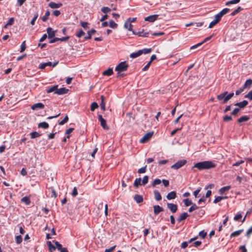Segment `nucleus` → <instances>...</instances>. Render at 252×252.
<instances>
[{
	"label": "nucleus",
	"instance_id": "f257e3e1",
	"mask_svg": "<svg viewBox=\"0 0 252 252\" xmlns=\"http://www.w3.org/2000/svg\"><path fill=\"white\" fill-rule=\"evenodd\" d=\"M216 167V164L211 161H204L195 163L192 167L197 168L198 170L209 169Z\"/></svg>",
	"mask_w": 252,
	"mask_h": 252
},
{
	"label": "nucleus",
	"instance_id": "f03ea898",
	"mask_svg": "<svg viewBox=\"0 0 252 252\" xmlns=\"http://www.w3.org/2000/svg\"><path fill=\"white\" fill-rule=\"evenodd\" d=\"M128 67V64L126 63V62H122L119 63L115 68V70L120 73L123 71H126Z\"/></svg>",
	"mask_w": 252,
	"mask_h": 252
},
{
	"label": "nucleus",
	"instance_id": "7ed1b4c3",
	"mask_svg": "<svg viewBox=\"0 0 252 252\" xmlns=\"http://www.w3.org/2000/svg\"><path fill=\"white\" fill-rule=\"evenodd\" d=\"M187 163V160L182 159L178 161L176 163L171 166V168L177 170Z\"/></svg>",
	"mask_w": 252,
	"mask_h": 252
},
{
	"label": "nucleus",
	"instance_id": "20e7f679",
	"mask_svg": "<svg viewBox=\"0 0 252 252\" xmlns=\"http://www.w3.org/2000/svg\"><path fill=\"white\" fill-rule=\"evenodd\" d=\"M98 119L99 122L100 123L101 126L103 129L105 130L109 129V127L106 124V121L104 118H103L101 115H98Z\"/></svg>",
	"mask_w": 252,
	"mask_h": 252
},
{
	"label": "nucleus",
	"instance_id": "39448f33",
	"mask_svg": "<svg viewBox=\"0 0 252 252\" xmlns=\"http://www.w3.org/2000/svg\"><path fill=\"white\" fill-rule=\"evenodd\" d=\"M153 132H150L147 133L142 138L140 139V142L141 143H145L149 141L152 137Z\"/></svg>",
	"mask_w": 252,
	"mask_h": 252
},
{
	"label": "nucleus",
	"instance_id": "423d86ee",
	"mask_svg": "<svg viewBox=\"0 0 252 252\" xmlns=\"http://www.w3.org/2000/svg\"><path fill=\"white\" fill-rule=\"evenodd\" d=\"M46 193L48 196L51 198H56L57 197V193L53 187H50L48 189Z\"/></svg>",
	"mask_w": 252,
	"mask_h": 252
},
{
	"label": "nucleus",
	"instance_id": "0eeeda50",
	"mask_svg": "<svg viewBox=\"0 0 252 252\" xmlns=\"http://www.w3.org/2000/svg\"><path fill=\"white\" fill-rule=\"evenodd\" d=\"M167 207L172 213H176L177 210V205L175 204L168 203Z\"/></svg>",
	"mask_w": 252,
	"mask_h": 252
},
{
	"label": "nucleus",
	"instance_id": "6e6552de",
	"mask_svg": "<svg viewBox=\"0 0 252 252\" xmlns=\"http://www.w3.org/2000/svg\"><path fill=\"white\" fill-rule=\"evenodd\" d=\"M158 16L159 15L158 14L150 15L147 17H145L144 20L145 21H148L149 22H154L157 20V19L158 17Z\"/></svg>",
	"mask_w": 252,
	"mask_h": 252
},
{
	"label": "nucleus",
	"instance_id": "1a4fd4ad",
	"mask_svg": "<svg viewBox=\"0 0 252 252\" xmlns=\"http://www.w3.org/2000/svg\"><path fill=\"white\" fill-rule=\"evenodd\" d=\"M47 32L48 33V37L49 38H52L55 37L56 31H53L51 28L48 27L47 29Z\"/></svg>",
	"mask_w": 252,
	"mask_h": 252
},
{
	"label": "nucleus",
	"instance_id": "9d476101",
	"mask_svg": "<svg viewBox=\"0 0 252 252\" xmlns=\"http://www.w3.org/2000/svg\"><path fill=\"white\" fill-rule=\"evenodd\" d=\"M44 108V105L41 102L35 103L31 106V109L32 110H37L38 109H43Z\"/></svg>",
	"mask_w": 252,
	"mask_h": 252
},
{
	"label": "nucleus",
	"instance_id": "9b49d317",
	"mask_svg": "<svg viewBox=\"0 0 252 252\" xmlns=\"http://www.w3.org/2000/svg\"><path fill=\"white\" fill-rule=\"evenodd\" d=\"M68 91V89L65 88H62L59 89L57 88L56 91L55 92V94L61 95L66 94Z\"/></svg>",
	"mask_w": 252,
	"mask_h": 252
},
{
	"label": "nucleus",
	"instance_id": "f8f14e48",
	"mask_svg": "<svg viewBox=\"0 0 252 252\" xmlns=\"http://www.w3.org/2000/svg\"><path fill=\"white\" fill-rule=\"evenodd\" d=\"M154 208V213L155 215H158L160 212L163 211V209L162 207L159 206V205H154L153 206Z\"/></svg>",
	"mask_w": 252,
	"mask_h": 252
},
{
	"label": "nucleus",
	"instance_id": "ddd939ff",
	"mask_svg": "<svg viewBox=\"0 0 252 252\" xmlns=\"http://www.w3.org/2000/svg\"><path fill=\"white\" fill-rule=\"evenodd\" d=\"M132 32L134 34L138 35L139 36L148 37L149 35V32H144V30H142L141 31H139L138 32L132 31Z\"/></svg>",
	"mask_w": 252,
	"mask_h": 252
},
{
	"label": "nucleus",
	"instance_id": "4468645a",
	"mask_svg": "<svg viewBox=\"0 0 252 252\" xmlns=\"http://www.w3.org/2000/svg\"><path fill=\"white\" fill-rule=\"evenodd\" d=\"M62 5H63V4L60 2L56 3L54 2H50L48 4V6H49L50 8H53V9L59 8L61 7Z\"/></svg>",
	"mask_w": 252,
	"mask_h": 252
},
{
	"label": "nucleus",
	"instance_id": "2eb2a0df",
	"mask_svg": "<svg viewBox=\"0 0 252 252\" xmlns=\"http://www.w3.org/2000/svg\"><path fill=\"white\" fill-rule=\"evenodd\" d=\"M189 215L187 213L184 212L182 213L180 216L177 218V220L178 222H181L183 220H185L188 217Z\"/></svg>",
	"mask_w": 252,
	"mask_h": 252
},
{
	"label": "nucleus",
	"instance_id": "dca6fc26",
	"mask_svg": "<svg viewBox=\"0 0 252 252\" xmlns=\"http://www.w3.org/2000/svg\"><path fill=\"white\" fill-rule=\"evenodd\" d=\"M248 104V102L247 100H243L242 102H237L235 103V106H238L239 108H242L246 107Z\"/></svg>",
	"mask_w": 252,
	"mask_h": 252
},
{
	"label": "nucleus",
	"instance_id": "f3484780",
	"mask_svg": "<svg viewBox=\"0 0 252 252\" xmlns=\"http://www.w3.org/2000/svg\"><path fill=\"white\" fill-rule=\"evenodd\" d=\"M133 198L137 203H140L143 201L142 196L139 194H135Z\"/></svg>",
	"mask_w": 252,
	"mask_h": 252
},
{
	"label": "nucleus",
	"instance_id": "a211bd4d",
	"mask_svg": "<svg viewBox=\"0 0 252 252\" xmlns=\"http://www.w3.org/2000/svg\"><path fill=\"white\" fill-rule=\"evenodd\" d=\"M166 197L168 200H171V199H175L176 197V192L174 191H171L170 192H169L167 194Z\"/></svg>",
	"mask_w": 252,
	"mask_h": 252
},
{
	"label": "nucleus",
	"instance_id": "6ab92c4d",
	"mask_svg": "<svg viewBox=\"0 0 252 252\" xmlns=\"http://www.w3.org/2000/svg\"><path fill=\"white\" fill-rule=\"evenodd\" d=\"M113 68L111 67L108 68L107 70H105L102 72V75L104 76H109L113 74Z\"/></svg>",
	"mask_w": 252,
	"mask_h": 252
},
{
	"label": "nucleus",
	"instance_id": "aec40b11",
	"mask_svg": "<svg viewBox=\"0 0 252 252\" xmlns=\"http://www.w3.org/2000/svg\"><path fill=\"white\" fill-rule=\"evenodd\" d=\"M250 117L248 116H242L237 120V122L238 123H241L243 122H247L250 120Z\"/></svg>",
	"mask_w": 252,
	"mask_h": 252
},
{
	"label": "nucleus",
	"instance_id": "412c9836",
	"mask_svg": "<svg viewBox=\"0 0 252 252\" xmlns=\"http://www.w3.org/2000/svg\"><path fill=\"white\" fill-rule=\"evenodd\" d=\"M21 201L22 202L24 203L27 205H29L31 203L30 197L29 196H25L23 197L21 199Z\"/></svg>",
	"mask_w": 252,
	"mask_h": 252
},
{
	"label": "nucleus",
	"instance_id": "4be33fe9",
	"mask_svg": "<svg viewBox=\"0 0 252 252\" xmlns=\"http://www.w3.org/2000/svg\"><path fill=\"white\" fill-rule=\"evenodd\" d=\"M155 199L157 201H159L161 199L162 197L160 193L158 190H155L154 191Z\"/></svg>",
	"mask_w": 252,
	"mask_h": 252
},
{
	"label": "nucleus",
	"instance_id": "5701e85b",
	"mask_svg": "<svg viewBox=\"0 0 252 252\" xmlns=\"http://www.w3.org/2000/svg\"><path fill=\"white\" fill-rule=\"evenodd\" d=\"M197 237H194V238H191L190 239L189 242H184L182 243L181 244V248H183V249H185L187 247L188 245V244L189 243H191L192 241L195 240L197 239Z\"/></svg>",
	"mask_w": 252,
	"mask_h": 252
},
{
	"label": "nucleus",
	"instance_id": "b1692460",
	"mask_svg": "<svg viewBox=\"0 0 252 252\" xmlns=\"http://www.w3.org/2000/svg\"><path fill=\"white\" fill-rule=\"evenodd\" d=\"M234 94L233 93H229L225 95L224 99L223 101V103H226L229 100H230L233 96Z\"/></svg>",
	"mask_w": 252,
	"mask_h": 252
},
{
	"label": "nucleus",
	"instance_id": "393cba45",
	"mask_svg": "<svg viewBox=\"0 0 252 252\" xmlns=\"http://www.w3.org/2000/svg\"><path fill=\"white\" fill-rule=\"evenodd\" d=\"M252 84V79H248L245 82V84L243 85V88L245 89L246 88H250Z\"/></svg>",
	"mask_w": 252,
	"mask_h": 252
},
{
	"label": "nucleus",
	"instance_id": "a878e982",
	"mask_svg": "<svg viewBox=\"0 0 252 252\" xmlns=\"http://www.w3.org/2000/svg\"><path fill=\"white\" fill-rule=\"evenodd\" d=\"M230 188V186L223 187L219 189V192L220 194H223L226 191L228 190Z\"/></svg>",
	"mask_w": 252,
	"mask_h": 252
},
{
	"label": "nucleus",
	"instance_id": "bb28decb",
	"mask_svg": "<svg viewBox=\"0 0 252 252\" xmlns=\"http://www.w3.org/2000/svg\"><path fill=\"white\" fill-rule=\"evenodd\" d=\"M49 124L45 122L40 123L38 125V127L39 128H43L44 129H47L49 127Z\"/></svg>",
	"mask_w": 252,
	"mask_h": 252
},
{
	"label": "nucleus",
	"instance_id": "cd10ccee",
	"mask_svg": "<svg viewBox=\"0 0 252 252\" xmlns=\"http://www.w3.org/2000/svg\"><path fill=\"white\" fill-rule=\"evenodd\" d=\"M95 32H96V31L94 29H92L90 31H89L88 32V35L84 37V39L88 40V39H91L92 38V34L95 33Z\"/></svg>",
	"mask_w": 252,
	"mask_h": 252
},
{
	"label": "nucleus",
	"instance_id": "c85d7f7f",
	"mask_svg": "<svg viewBox=\"0 0 252 252\" xmlns=\"http://www.w3.org/2000/svg\"><path fill=\"white\" fill-rule=\"evenodd\" d=\"M142 55V52L140 50L136 52H134L130 54V57L131 58H135Z\"/></svg>",
	"mask_w": 252,
	"mask_h": 252
},
{
	"label": "nucleus",
	"instance_id": "c756f323",
	"mask_svg": "<svg viewBox=\"0 0 252 252\" xmlns=\"http://www.w3.org/2000/svg\"><path fill=\"white\" fill-rule=\"evenodd\" d=\"M243 231V229H240L236 231L232 232L230 234V237H237L240 235L241 233Z\"/></svg>",
	"mask_w": 252,
	"mask_h": 252
},
{
	"label": "nucleus",
	"instance_id": "7c9ffc66",
	"mask_svg": "<svg viewBox=\"0 0 252 252\" xmlns=\"http://www.w3.org/2000/svg\"><path fill=\"white\" fill-rule=\"evenodd\" d=\"M228 94V92H224V93H221L219 95H217V99L219 100H224V98L225 97V95Z\"/></svg>",
	"mask_w": 252,
	"mask_h": 252
},
{
	"label": "nucleus",
	"instance_id": "2f4dec72",
	"mask_svg": "<svg viewBox=\"0 0 252 252\" xmlns=\"http://www.w3.org/2000/svg\"><path fill=\"white\" fill-rule=\"evenodd\" d=\"M58 87V85H55L48 88V89L46 90L47 93L49 94L53 92H55V91H56Z\"/></svg>",
	"mask_w": 252,
	"mask_h": 252
},
{
	"label": "nucleus",
	"instance_id": "473e14b6",
	"mask_svg": "<svg viewBox=\"0 0 252 252\" xmlns=\"http://www.w3.org/2000/svg\"><path fill=\"white\" fill-rule=\"evenodd\" d=\"M132 25L131 23H128V21H126L125 23L124 27L128 29L129 31H133L132 29Z\"/></svg>",
	"mask_w": 252,
	"mask_h": 252
},
{
	"label": "nucleus",
	"instance_id": "72a5a7b5",
	"mask_svg": "<svg viewBox=\"0 0 252 252\" xmlns=\"http://www.w3.org/2000/svg\"><path fill=\"white\" fill-rule=\"evenodd\" d=\"M50 14V12L49 10H47L46 11L45 15L41 18L43 22H46L48 20Z\"/></svg>",
	"mask_w": 252,
	"mask_h": 252
},
{
	"label": "nucleus",
	"instance_id": "f704fd0d",
	"mask_svg": "<svg viewBox=\"0 0 252 252\" xmlns=\"http://www.w3.org/2000/svg\"><path fill=\"white\" fill-rule=\"evenodd\" d=\"M141 179L140 178H136V179L134 181L133 186L137 188L139 185H142V183H141Z\"/></svg>",
	"mask_w": 252,
	"mask_h": 252
},
{
	"label": "nucleus",
	"instance_id": "c9c22d12",
	"mask_svg": "<svg viewBox=\"0 0 252 252\" xmlns=\"http://www.w3.org/2000/svg\"><path fill=\"white\" fill-rule=\"evenodd\" d=\"M104 98H105V97L103 95L100 96V99H101L100 107H101V108L103 111H104L105 110V103L104 102Z\"/></svg>",
	"mask_w": 252,
	"mask_h": 252
},
{
	"label": "nucleus",
	"instance_id": "e433bc0d",
	"mask_svg": "<svg viewBox=\"0 0 252 252\" xmlns=\"http://www.w3.org/2000/svg\"><path fill=\"white\" fill-rule=\"evenodd\" d=\"M31 138L32 139H33L36 137H39L41 134H40L38 132L36 131H34L30 133Z\"/></svg>",
	"mask_w": 252,
	"mask_h": 252
},
{
	"label": "nucleus",
	"instance_id": "4c0bfd02",
	"mask_svg": "<svg viewBox=\"0 0 252 252\" xmlns=\"http://www.w3.org/2000/svg\"><path fill=\"white\" fill-rule=\"evenodd\" d=\"M191 205V206L189 209V212H192V211L199 208V207L197 206L195 203H192V204Z\"/></svg>",
	"mask_w": 252,
	"mask_h": 252
},
{
	"label": "nucleus",
	"instance_id": "58836bf2",
	"mask_svg": "<svg viewBox=\"0 0 252 252\" xmlns=\"http://www.w3.org/2000/svg\"><path fill=\"white\" fill-rule=\"evenodd\" d=\"M183 202H184V203L185 204V205L186 207H188V206L192 204V201L190 200H189V199H188V198L184 199L183 200Z\"/></svg>",
	"mask_w": 252,
	"mask_h": 252
},
{
	"label": "nucleus",
	"instance_id": "ea45409f",
	"mask_svg": "<svg viewBox=\"0 0 252 252\" xmlns=\"http://www.w3.org/2000/svg\"><path fill=\"white\" fill-rule=\"evenodd\" d=\"M109 26L113 28L116 29L117 28L118 25L112 20L109 21Z\"/></svg>",
	"mask_w": 252,
	"mask_h": 252
},
{
	"label": "nucleus",
	"instance_id": "a19ab883",
	"mask_svg": "<svg viewBox=\"0 0 252 252\" xmlns=\"http://www.w3.org/2000/svg\"><path fill=\"white\" fill-rule=\"evenodd\" d=\"M98 107L97 103L95 102H93L91 105V110L94 111V110Z\"/></svg>",
	"mask_w": 252,
	"mask_h": 252
},
{
	"label": "nucleus",
	"instance_id": "79ce46f5",
	"mask_svg": "<svg viewBox=\"0 0 252 252\" xmlns=\"http://www.w3.org/2000/svg\"><path fill=\"white\" fill-rule=\"evenodd\" d=\"M47 245L49 247V249L50 252H52V250H55L56 249V247L52 244L50 241L47 242Z\"/></svg>",
	"mask_w": 252,
	"mask_h": 252
},
{
	"label": "nucleus",
	"instance_id": "37998d69",
	"mask_svg": "<svg viewBox=\"0 0 252 252\" xmlns=\"http://www.w3.org/2000/svg\"><path fill=\"white\" fill-rule=\"evenodd\" d=\"M68 121V117L67 115H66L65 117L64 118V119L62 121H61V122H60L59 123V125H63L65 123H67Z\"/></svg>",
	"mask_w": 252,
	"mask_h": 252
},
{
	"label": "nucleus",
	"instance_id": "c03bdc74",
	"mask_svg": "<svg viewBox=\"0 0 252 252\" xmlns=\"http://www.w3.org/2000/svg\"><path fill=\"white\" fill-rule=\"evenodd\" d=\"M80 24H81V26L84 29H88L89 28V27H88L89 23L88 22L81 21Z\"/></svg>",
	"mask_w": 252,
	"mask_h": 252
},
{
	"label": "nucleus",
	"instance_id": "a18cd8bd",
	"mask_svg": "<svg viewBox=\"0 0 252 252\" xmlns=\"http://www.w3.org/2000/svg\"><path fill=\"white\" fill-rule=\"evenodd\" d=\"M142 52V54H148L150 53L152 51L151 48H144L142 50H140Z\"/></svg>",
	"mask_w": 252,
	"mask_h": 252
},
{
	"label": "nucleus",
	"instance_id": "49530a36",
	"mask_svg": "<svg viewBox=\"0 0 252 252\" xmlns=\"http://www.w3.org/2000/svg\"><path fill=\"white\" fill-rule=\"evenodd\" d=\"M149 180V177L147 175L145 176L142 180V185H145L148 182Z\"/></svg>",
	"mask_w": 252,
	"mask_h": 252
},
{
	"label": "nucleus",
	"instance_id": "de8ad7c7",
	"mask_svg": "<svg viewBox=\"0 0 252 252\" xmlns=\"http://www.w3.org/2000/svg\"><path fill=\"white\" fill-rule=\"evenodd\" d=\"M245 98H248L250 100H252V90L245 95Z\"/></svg>",
	"mask_w": 252,
	"mask_h": 252
},
{
	"label": "nucleus",
	"instance_id": "09e8293b",
	"mask_svg": "<svg viewBox=\"0 0 252 252\" xmlns=\"http://www.w3.org/2000/svg\"><path fill=\"white\" fill-rule=\"evenodd\" d=\"M161 181L160 179H156L153 181L152 186L153 187H155L156 185L160 184L161 183Z\"/></svg>",
	"mask_w": 252,
	"mask_h": 252
},
{
	"label": "nucleus",
	"instance_id": "8fccbe9b",
	"mask_svg": "<svg viewBox=\"0 0 252 252\" xmlns=\"http://www.w3.org/2000/svg\"><path fill=\"white\" fill-rule=\"evenodd\" d=\"M230 11V9L228 8H225L222 9L220 13V15H221L222 16H223L225 14H226L228 12Z\"/></svg>",
	"mask_w": 252,
	"mask_h": 252
},
{
	"label": "nucleus",
	"instance_id": "3c124183",
	"mask_svg": "<svg viewBox=\"0 0 252 252\" xmlns=\"http://www.w3.org/2000/svg\"><path fill=\"white\" fill-rule=\"evenodd\" d=\"M38 16V13H36L35 14H34L32 19V21H31V24L32 25H34V24H35V21H36V20L37 19V17Z\"/></svg>",
	"mask_w": 252,
	"mask_h": 252
},
{
	"label": "nucleus",
	"instance_id": "603ef678",
	"mask_svg": "<svg viewBox=\"0 0 252 252\" xmlns=\"http://www.w3.org/2000/svg\"><path fill=\"white\" fill-rule=\"evenodd\" d=\"M14 18H13V17L10 18L8 20V21L7 24H6V25L5 26V27H6L7 26H10V25H13V24L14 23Z\"/></svg>",
	"mask_w": 252,
	"mask_h": 252
},
{
	"label": "nucleus",
	"instance_id": "864d4df0",
	"mask_svg": "<svg viewBox=\"0 0 252 252\" xmlns=\"http://www.w3.org/2000/svg\"><path fill=\"white\" fill-rule=\"evenodd\" d=\"M147 165H145L144 167H143L138 170V173L139 174L144 173L146 172Z\"/></svg>",
	"mask_w": 252,
	"mask_h": 252
},
{
	"label": "nucleus",
	"instance_id": "5fc2aeb1",
	"mask_svg": "<svg viewBox=\"0 0 252 252\" xmlns=\"http://www.w3.org/2000/svg\"><path fill=\"white\" fill-rule=\"evenodd\" d=\"M85 34V32L83 31L82 29H80L78 32L76 34V36L78 37H80L82 36Z\"/></svg>",
	"mask_w": 252,
	"mask_h": 252
},
{
	"label": "nucleus",
	"instance_id": "6e6d98bb",
	"mask_svg": "<svg viewBox=\"0 0 252 252\" xmlns=\"http://www.w3.org/2000/svg\"><path fill=\"white\" fill-rule=\"evenodd\" d=\"M22 241V237L21 235H18L16 237V242L18 244H20Z\"/></svg>",
	"mask_w": 252,
	"mask_h": 252
},
{
	"label": "nucleus",
	"instance_id": "4d7b16f0",
	"mask_svg": "<svg viewBox=\"0 0 252 252\" xmlns=\"http://www.w3.org/2000/svg\"><path fill=\"white\" fill-rule=\"evenodd\" d=\"M240 111V109L238 108H235L231 112V114L233 116L237 115L238 113Z\"/></svg>",
	"mask_w": 252,
	"mask_h": 252
},
{
	"label": "nucleus",
	"instance_id": "13d9d810",
	"mask_svg": "<svg viewBox=\"0 0 252 252\" xmlns=\"http://www.w3.org/2000/svg\"><path fill=\"white\" fill-rule=\"evenodd\" d=\"M101 10L103 13H108L111 11V9L108 7H103Z\"/></svg>",
	"mask_w": 252,
	"mask_h": 252
},
{
	"label": "nucleus",
	"instance_id": "bf43d9fd",
	"mask_svg": "<svg viewBox=\"0 0 252 252\" xmlns=\"http://www.w3.org/2000/svg\"><path fill=\"white\" fill-rule=\"evenodd\" d=\"M222 15H220V13L219 12L218 14H217L216 16H215V20H216V21L219 23V21L220 20L221 17H222Z\"/></svg>",
	"mask_w": 252,
	"mask_h": 252
},
{
	"label": "nucleus",
	"instance_id": "052dcab7",
	"mask_svg": "<svg viewBox=\"0 0 252 252\" xmlns=\"http://www.w3.org/2000/svg\"><path fill=\"white\" fill-rule=\"evenodd\" d=\"M25 42H26L25 41H23L21 45V50H20L21 53L24 52L25 51V50L26 49V47Z\"/></svg>",
	"mask_w": 252,
	"mask_h": 252
},
{
	"label": "nucleus",
	"instance_id": "680f3d73",
	"mask_svg": "<svg viewBox=\"0 0 252 252\" xmlns=\"http://www.w3.org/2000/svg\"><path fill=\"white\" fill-rule=\"evenodd\" d=\"M206 235H207V233L204 232V231H203V230L201 231L199 233V236H200V237H201L203 239H204L206 237Z\"/></svg>",
	"mask_w": 252,
	"mask_h": 252
},
{
	"label": "nucleus",
	"instance_id": "e2e57ef3",
	"mask_svg": "<svg viewBox=\"0 0 252 252\" xmlns=\"http://www.w3.org/2000/svg\"><path fill=\"white\" fill-rule=\"evenodd\" d=\"M77 194H78L77 189L76 187H74L72 192V193H71V195L73 197H75Z\"/></svg>",
	"mask_w": 252,
	"mask_h": 252
},
{
	"label": "nucleus",
	"instance_id": "0e129e2a",
	"mask_svg": "<svg viewBox=\"0 0 252 252\" xmlns=\"http://www.w3.org/2000/svg\"><path fill=\"white\" fill-rule=\"evenodd\" d=\"M223 199V197L222 196H218L214 200V203H217L220 201L221 200Z\"/></svg>",
	"mask_w": 252,
	"mask_h": 252
},
{
	"label": "nucleus",
	"instance_id": "69168bd1",
	"mask_svg": "<svg viewBox=\"0 0 252 252\" xmlns=\"http://www.w3.org/2000/svg\"><path fill=\"white\" fill-rule=\"evenodd\" d=\"M223 120L224 122H228L229 121H231L232 120V118L230 116L226 115L223 117Z\"/></svg>",
	"mask_w": 252,
	"mask_h": 252
},
{
	"label": "nucleus",
	"instance_id": "338daca9",
	"mask_svg": "<svg viewBox=\"0 0 252 252\" xmlns=\"http://www.w3.org/2000/svg\"><path fill=\"white\" fill-rule=\"evenodd\" d=\"M116 247V246L115 245V246H114L111 247L109 249H106L105 250L104 252H112L115 249Z\"/></svg>",
	"mask_w": 252,
	"mask_h": 252
},
{
	"label": "nucleus",
	"instance_id": "774afa93",
	"mask_svg": "<svg viewBox=\"0 0 252 252\" xmlns=\"http://www.w3.org/2000/svg\"><path fill=\"white\" fill-rule=\"evenodd\" d=\"M252 233V226L248 230V231H247V233H246V236L247 237H250V234Z\"/></svg>",
	"mask_w": 252,
	"mask_h": 252
}]
</instances>
